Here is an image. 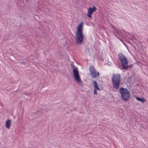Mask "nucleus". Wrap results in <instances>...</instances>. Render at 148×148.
Masks as SVG:
<instances>
[{
    "instance_id": "1",
    "label": "nucleus",
    "mask_w": 148,
    "mask_h": 148,
    "mask_svg": "<svg viewBox=\"0 0 148 148\" xmlns=\"http://www.w3.org/2000/svg\"><path fill=\"white\" fill-rule=\"evenodd\" d=\"M121 76L119 74L112 75V84L113 87L116 89H118L119 87L121 82Z\"/></svg>"
},
{
    "instance_id": "2",
    "label": "nucleus",
    "mask_w": 148,
    "mask_h": 148,
    "mask_svg": "<svg viewBox=\"0 0 148 148\" xmlns=\"http://www.w3.org/2000/svg\"><path fill=\"white\" fill-rule=\"evenodd\" d=\"M120 92L122 99L125 101H127L130 98V94L128 90L123 87L120 88Z\"/></svg>"
},
{
    "instance_id": "3",
    "label": "nucleus",
    "mask_w": 148,
    "mask_h": 148,
    "mask_svg": "<svg viewBox=\"0 0 148 148\" xmlns=\"http://www.w3.org/2000/svg\"><path fill=\"white\" fill-rule=\"evenodd\" d=\"M118 58L121 61V66L123 69H127L128 66V62L126 57L122 53H119Z\"/></svg>"
},
{
    "instance_id": "4",
    "label": "nucleus",
    "mask_w": 148,
    "mask_h": 148,
    "mask_svg": "<svg viewBox=\"0 0 148 148\" xmlns=\"http://www.w3.org/2000/svg\"><path fill=\"white\" fill-rule=\"evenodd\" d=\"M72 67L74 68L73 70V73L75 80L78 83L80 84H82V81L80 78L77 68H76L74 65L72 66Z\"/></svg>"
},
{
    "instance_id": "5",
    "label": "nucleus",
    "mask_w": 148,
    "mask_h": 148,
    "mask_svg": "<svg viewBox=\"0 0 148 148\" xmlns=\"http://www.w3.org/2000/svg\"><path fill=\"white\" fill-rule=\"evenodd\" d=\"M89 70L90 72V74L92 76V78H96L99 77V72L96 71L93 66L90 67Z\"/></svg>"
},
{
    "instance_id": "6",
    "label": "nucleus",
    "mask_w": 148,
    "mask_h": 148,
    "mask_svg": "<svg viewBox=\"0 0 148 148\" xmlns=\"http://www.w3.org/2000/svg\"><path fill=\"white\" fill-rule=\"evenodd\" d=\"M76 42L79 44H81L83 42L84 36L83 33H77L76 34Z\"/></svg>"
},
{
    "instance_id": "7",
    "label": "nucleus",
    "mask_w": 148,
    "mask_h": 148,
    "mask_svg": "<svg viewBox=\"0 0 148 148\" xmlns=\"http://www.w3.org/2000/svg\"><path fill=\"white\" fill-rule=\"evenodd\" d=\"M96 9V8L95 6H93L92 8H89L88 10V12L87 14V16L89 18H91L92 17V13L95 11Z\"/></svg>"
},
{
    "instance_id": "8",
    "label": "nucleus",
    "mask_w": 148,
    "mask_h": 148,
    "mask_svg": "<svg viewBox=\"0 0 148 148\" xmlns=\"http://www.w3.org/2000/svg\"><path fill=\"white\" fill-rule=\"evenodd\" d=\"M83 25V23H81L78 25L77 27V33H83L82 30Z\"/></svg>"
},
{
    "instance_id": "9",
    "label": "nucleus",
    "mask_w": 148,
    "mask_h": 148,
    "mask_svg": "<svg viewBox=\"0 0 148 148\" xmlns=\"http://www.w3.org/2000/svg\"><path fill=\"white\" fill-rule=\"evenodd\" d=\"M11 123V120L10 119L8 120L6 122L5 126L8 129L10 128Z\"/></svg>"
},
{
    "instance_id": "10",
    "label": "nucleus",
    "mask_w": 148,
    "mask_h": 148,
    "mask_svg": "<svg viewBox=\"0 0 148 148\" xmlns=\"http://www.w3.org/2000/svg\"><path fill=\"white\" fill-rule=\"evenodd\" d=\"M94 84V89H97L98 90H100V89L99 88L97 82L96 81H94L93 82Z\"/></svg>"
},
{
    "instance_id": "11",
    "label": "nucleus",
    "mask_w": 148,
    "mask_h": 148,
    "mask_svg": "<svg viewBox=\"0 0 148 148\" xmlns=\"http://www.w3.org/2000/svg\"><path fill=\"white\" fill-rule=\"evenodd\" d=\"M136 98L137 100L140 101L142 103H143L146 101V100L144 98H140L138 97H136Z\"/></svg>"
},
{
    "instance_id": "12",
    "label": "nucleus",
    "mask_w": 148,
    "mask_h": 148,
    "mask_svg": "<svg viewBox=\"0 0 148 148\" xmlns=\"http://www.w3.org/2000/svg\"><path fill=\"white\" fill-rule=\"evenodd\" d=\"M96 90H97V89H94V94H95V95H97V92Z\"/></svg>"
}]
</instances>
